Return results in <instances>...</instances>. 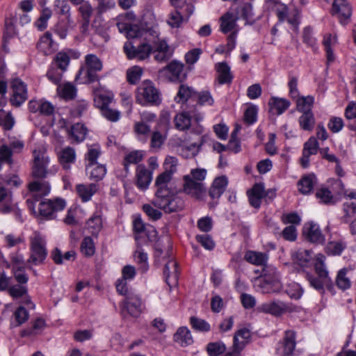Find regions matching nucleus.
I'll list each match as a JSON object with an SVG mask.
<instances>
[{"label":"nucleus","mask_w":356,"mask_h":356,"mask_svg":"<svg viewBox=\"0 0 356 356\" xmlns=\"http://www.w3.org/2000/svg\"><path fill=\"white\" fill-rule=\"evenodd\" d=\"M171 173L164 171L160 174L155 180L157 189L153 204L165 213H172L183 208V202L178 197L169 187L172 179Z\"/></svg>","instance_id":"1"},{"label":"nucleus","mask_w":356,"mask_h":356,"mask_svg":"<svg viewBox=\"0 0 356 356\" xmlns=\"http://www.w3.org/2000/svg\"><path fill=\"white\" fill-rule=\"evenodd\" d=\"M207 172L204 168H193L190 174L184 177L183 190L185 193L196 199H202L206 194V187L203 181Z\"/></svg>","instance_id":"2"},{"label":"nucleus","mask_w":356,"mask_h":356,"mask_svg":"<svg viewBox=\"0 0 356 356\" xmlns=\"http://www.w3.org/2000/svg\"><path fill=\"white\" fill-rule=\"evenodd\" d=\"M26 202L29 209L36 217L45 220L55 218L56 213L63 211L66 207V202L62 198L41 201L38 209H35L33 200L28 199Z\"/></svg>","instance_id":"3"},{"label":"nucleus","mask_w":356,"mask_h":356,"mask_svg":"<svg viewBox=\"0 0 356 356\" xmlns=\"http://www.w3.org/2000/svg\"><path fill=\"white\" fill-rule=\"evenodd\" d=\"M263 273V277L255 281L256 290L262 293L279 292L281 289V284L280 275L275 267L266 264L264 266Z\"/></svg>","instance_id":"4"},{"label":"nucleus","mask_w":356,"mask_h":356,"mask_svg":"<svg viewBox=\"0 0 356 356\" xmlns=\"http://www.w3.org/2000/svg\"><path fill=\"white\" fill-rule=\"evenodd\" d=\"M136 102L143 106L159 105L161 103V95L153 82L149 80L143 81L136 90Z\"/></svg>","instance_id":"5"},{"label":"nucleus","mask_w":356,"mask_h":356,"mask_svg":"<svg viewBox=\"0 0 356 356\" xmlns=\"http://www.w3.org/2000/svg\"><path fill=\"white\" fill-rule=\"evenodd\" d=\"M30 256L28 263L38 266L42 264L47 256V240L44 234L35 231L29 236Z\"/></svg>","instance_id":"6"},{"label":"nucleus","mask_w":356,"mask_h":356,"mask_svg":"<svg viewBox=\"0 0 356 356\" xmlns=\"http://www.w3.org/2000/svg\"><path fill=\"white\" fill-rule=\"evenodd\" d=\"M103 68L102 60L95 54H88L85 57V68L79 70L76 80L79 83H90L97 80V72Z\"/></svg>","instance_id":"7"},{"label":"nucleus","mask_w":356,"mask_h":356,"mask_svg":"<svg viewBox=\"0 0 356 356\" xmlns=\"http://www.w3.org/2000/svg\"><path fill=\"white\" fill-rule=\"evenodd\" d=\"M50 158L44 147L33 151L32 175L37 178H45L49 174Z\"/></svg>","instance_id":"8"},{"label":"nucleus","mask_w":356,"mask_h":356,"mask_svg":"<svg viewBox=\"0 0 356 356\" xmlns=\"http://www.w3.org/2000/svg\"><path fill=\"white\" fill-rule=\"evenodd\" d=\"M258 310L261 312L278 317L285 314L297 312L299 311V308L291 303L275 300L261 304L258 307Z\"/></svg>","instance_id":"9"},{"label":"nucleus","mask_w":356,"mask_h":356,"mask_svg":"<svg viewBox=\"0 0 356 356\" xmlns=\"http://www.w3.org/2000/svg\"><path fill=\"white\" fill-rule=\"evenodd\" d=\"M12 90L10 103L15 107H19L28 99L26 84L19 78H12L10 82Z\"/></svg>","instance_id":"10"},{"label":"nucleus","mask_w":356,"mask_h":356,"mask_svg":"<svg viewBox=\"0 0 356 356\" xmlns=\"http://www.w3.org/2000/svg\"><path fill=\"white\" fill-rule=\"evenodd\" d=\"M143 303L138 295L128 296L120 305V314L124 318L129 316L137 318L142 313Z\"/></svg>","instance_id":"11"},{"label":"nucleus","mask_w":356,"mask_h":356,"mask_svg":"<svg viewBox=\"0 0 356 356\" xmlns=\"http://www.w3.org/2000/svg\"><path fill=\"white\" fill-rule=\"evenodd\" d=\"M135 18L132 13L118 17L117 26L121 33H124L127 38H135L141 35L140 29L136 24H132L131 21Z\"/></svg>","instance_id":"12"},{"label":"nucleus","mask_w":356,"mask_h":356,"mask_svg":"<svg viewBox=\"0 0 356 356\" xmlns=\"http://www.w3.org/2000/svg\"><path fill=\"white\" fill-rule=\"evenodd\" d=\"M124 51L129 59L136 58L138 60H143L148 58L152 53V47L146 42H143L136 47L131 42L124 43Z\"/></svg>","instance_id":"13"},{"label":"nucleus","mask_w":356,"mask_h":356,"mask_svg":"<svg viewBox=\"0 0 356 356\" xmlns=\"http://www.w3.org/2000/svg\"><path fill=\"white\" fill-rule=\"evenodd\" d=\"M296 346V332L292 330H287L284 332L282 341L278 343L276 353L279 356H293Z\"/></svg>","instance_id":"14"},{"label":"nucleus","mask_w":356,"mask_h":356,"mask_svg":"<svg viewBox=\"0 0 356 356\" xmlns=\"http://www.w3.org/2000/svg\"><path fill=\"white\" fill-rule=\"evenodd\" d=\"M184 65L178 61L173 60L159 72V76L170 82L180 81L182 79Z\"/></svg>","instance_id":"15"},{"label":"nucleus","mask_w":356,"mask_h":356,"mask_svg":"<svg viewBox=\"0 0 356 356\" xmlns=\"http://www.w3.org/2000/svg\"><path fill=\"white\" fill-rule=\"evenodd\" d=\"M58 124L60 127L66 129L68 137L72 142L80 143L85 139L87 129L83 124L76 123L69 129L68 122L63 118L59 120Z\"/></svg>","instance_id":"16"},{"label":"nucleus","mask_w":356,"mask_h":356,"mask_svg":"<svg viewBox=\"0 0 356 356\" xmlns=\"http://www.w3.org/2000/svg\"><path fill=\"white\" fill-rule=\"evenodd\" d=\"M153 174L145 165H138L136 170V185L138 189L143 191L147 190L152 181Z\"/></svg>","instance_id":"17"},{"label":"nucleus","mask_w":356,"mask_h":356,"mask_svg":"<svg viewBox=\"0 0 356 356\" xmlns=\"http://www.w3.org/2000/svg\"><path fill=\"white\" fill-rule=\"evenodd\" d=\"M15 208L13 195L10 191L6 188L2 182H0V213H8Z\"/></svg>","instance_id":"18"},{"label":"nucleus","mask_w":356,"mask_h":356,"mask_svg":"<svg viewBox=\"0 0 356 356\" xmlns=\"http://www.w3.org/2000/svg\"><path fill=\"white\" fill-rule=\"evenodd\" d=\"M319 145L315 137H310L308 140L305 143L302 156L300 159L301 165L306 168L309 165L311 155L316 154L318 152Z\"/></svg>","instance_id":"19"},{"label":"nucleus","mask_w":356,"mask_h":356,"mask_svg":"<svg viewBox=\"0 0 356 356\" xmlns=\"http://www.w3.org/2000/svg\"><path fill=\"white\" fill-rule=\"evenodd\" d=\"M303 234L306 238L312 243H323L325 240L319 226L312 222L304 225Z\"/></svg>","instance_id":"20"},{"label":"nucleus","mask_w":356,"mask_h":356,"mask_svg":"<svg viewBox=\"0 0 356 356\" xmlns=\"http://www.w3.org/2000/svg\"><path fill=\"white\" fill-rule=\"evenodd\" d=\"M154 59L159 62L168 60L172 55V51L165 40H158L154 42Z\"/></svg>","instance_id":"21"},{"label":"nucleus","mask_w":356,"mask_h":356,"mask_svg":"<svg viewBox=\"0 0 356 356\" xmlns=\"http://www.w3.org/2000/svg\"><path fill=\"white\" fill-rule=\"evenodd\" d=\"M98 189V184L94 183L79 184L75 188L76 195L82 202H88L91 200L92 197L97 192Z\"/></svg>","instance_id":"22"},{"label":"nucleus","mask_w":356,"mask_h":356,"mask_svg":"<svg viewBox=\"0 0 356 356\" xmlns=\"http://www.w3.org/2000/svg\"><path fill=\"white\" fill-rule=\"evenodd\" d=\"M58 159L62 167L69 170L71 169L72 164L74 163L76 159L75 149L71 147H65L58 153Z\"/></svg>","instance_id":"23"},{"label":"nucleus","mask_w":356,"mask_h":356,"mask_svg":"<svg viewBox=\"0 0 356 356\" xmlns=\"http://www.w3.org/2000/svg\"><path fill=\"white\" fill-rule=\"evenodd\" d=\"M250 337L251 334L249 330L246 328L238 330L234 334V343L232 349L241 353L242 350L249 343Z\"/></svg>","instance_id":"24"},{"label":"nucleus","mask_w":356,"mask_h":356,"mask_svg":"<svg viewBox=\"0 0 356 356\" xmlns=\"http://www.w3.org/2000/svg\"><path fill=\"white\" fill-rule=\"evenodd\" d=\"M228 184L227 177L222 175L216 177L209 189V195L212 199H218L225 191Z\"/></svg>","instance_id":"25"},{"label":"nucleus","mask_w":356,"mask_h":356,"mask_svg":"<svg viewBox=\"0 0 356 356\" xmlns=\"http://www.w3.org/2000/svg\"><path fill=\"white\" fill-rule=\"evenodd\" d=\"M250 204L254 208H259L261 200L265 195L264 186L262 184H256L248 191Z\"/></svg>","instance_id":"26"},{"label":"nucleus","mask_w":356,"mask_h":356,"mask_svg":"<svg viewBox=\"0 0 356 356\" xmlns=\"http://www.w3.org/2000/svg\"><path fill=\"white\" fill-rule=\"evenodd\" d=\"M29 188L35 201L50 192V186L46 181H35L29 184Z\"/></svg>","instance_id":"27"},{"label":"nucleus","mask_w":356,"mask_h":356,"mask_svg":"<svg viewBox=\"0 0 356 356\" xmlns=\"http://www.w3.org/2000/svg\"><path fill=\"white\" fill-rule=\"evenodd\" d=\"M113 97L114 95L111 91L97 90L94 97L95 105L102 111L108 106Z\"/></svg>","instance_id":"28"},{"label":"nucleus","mask_w":356,"mask_h":356,"mask_svg":"<svg viewBox=\"0 0 356 356\" xmlns=\"http://www.w3.org/2000/svg\"><path fill=\"white\" fill-rule=\"evenodd\" d=\"M165 282L171 288L176 286L178 281L177 264L175 261L168 262L164 268Z\"/></svg>","instance_id":"29"},{"label":"nucleus","mask_w":356,"mask_h":356,"mask_svg":"<svg viewBox=\"0 0 356 356\" xmlns=\"http://www.w3.org/2000/svg\"><path fill=\"white\" fill-rule=\"evenodd\" d=\"M203 143V136H200L197 141L190 145H180L179 152L184 158H191L195 156L200 151V148Z\"/></svg>","instance_id":"30"},{"label":"nucleus","mask_w":356,"mask_h":356,"mask_svg":"<svg viewBox=\"0 0 356 356\" xmlns=\"http://www.w3.org/2000/svg\"><path fill=\"white\" fill-rule=\"evenodd\" d=\"M37 48L44 55H50L55 51V44L50 33L47 32L40 37L37 44Z\"/></svg>","instance_id":"31"},{"label":"nucleus","mask_w":356,"mask_h":356,"mask_svg":"<svg viewBox=\"0 0 356 356\" xmlns=\"http://www.w3.org/2000/svg\"><path fill=\"white\" fill-rule=\"evenodd\" d=\"M270 112L275 115L282 114L290 106V102L286 99L271 97L268 102Z\"/></svg>","instance_id":"32"},{"label":"nucleus","mask_w":356,"mask_h":356,"mask_svg":"<svg viewBox=\"0 0 356 356\" xmlns=\"http://www.w3.org/2000/svg\"><path fill=\"white\" fill-rule=\"evenodd\" d=\"M325 255L322 254H317L315 256V264H314V268L315 271L318 276L323 279L324 281L327 282H331L332 280L329 276V272L326 268V266L325 264Z\"/></svg>","instance_id":"33"},{"label":"nucleus","mask_w":356,"mask_h":356,"mask_svg":"<svg viewBox=\"0 0 356 356\" xmlns=\"http://www.w3.org/2000/svg\"><path fill=\"white\" fill-rule=\"evenodd\" d=\"M190 17L186 13L181 14L179 10H174L169 13L167 24L172 29H179L185 22H187Z\"/></svg>","instance_id":"34"},{"label":"nucleus","mask_w":356,"mask_h":356,"mask_svg":"<svg viewBox=\"0 0 356 356\" xmlns=\"http://www.w3.org/2000/svg\"><path fill=\"white\" fill-rule=\"evenodd\" d=\"M238 17L232 13H227L220 17V31L224 33H227L232 31H235L236 22Z\"/></svg>","instance_id":"35"},{"label":"nucleus","mask_w":356,"mask_h":356,"mask_svg":"<svg viewBox=\"0 0 356 356\" xmlns=\"http://www.w3.org/2000/svg\"><path fill=\"white\" fill-rule=\"evenodd\" d=\"M174 341L181 346H188L193 343L192 334L187 327H181L175 333Z\"/></svg>","instance_id":"36"},{"label":"nucleus","mask_w":356,"mask_h":356,"mask_svg":"<svg viewBox=\"0 0 356 356\" xmlns=\"http://www.w3.org/2000/svg\"><path fill=\"white\" fill-rule=\"evenodd\" d=\"M218 72V81L220 84L231 83L233 76L231 74L230 67L224 62L218 63L216 65Z\"/></svg>","instance_id":"37"},{"label":"nucleus","mask_w":356,"mask_h":356,"mask_svg":"<svg viewBox=\"0 0 356 356\" xmlns=\"http://www.w3.org/2000/svg\"><path fill=\"white\" fill-rule=\"evenodd\" d=\"M103 227V220L100 212L94 213L86 222L87 229L93 235H97Z\"/></svg>","instance_id":"38"},{"label":"nucleus","mask_w":356,"mask_h":356,"mask_svg":"<svg viewBox=\"0 0 356 356\" xmlns=\"http://www.w3.org/2000/svg\"><path fill=\"white\" fill-rule=\"evenodd\" d=\"M86 172L90 179L99 181L104 177L106 170L103 165L97 163H91V164H87Z\"/></svg>","instance_id":"39"},{"label":"nucleus","mask_w":356,"mask_h":356,"mask_svg":"<svg viewBox=\"0 0 356 356\" xmlns=\"http://www.w3.org/2000/svg\"><path fill=\"white\" fill-rule=\"evenodd\" d=\"M245 259L252 264L264 266L267 264L268 256L266 253L250 250L245 253Z\"/></svg>","instance_id":"40"},{"label":"nucleus","mask_w":356,"mask_h":356,"mask_svg":"<svg viewBox=\"0 0 356 356\" xmlns=\"http://www.w3.org/2000/svg\"><path fill=\"white\" fill-rule=\"evenodd\" d=\"M57 94L65 100L72 99L76 96V88L72 83L66 82L58 86Z\"/></svg>","instance_id":"41"},{"label":"nucleus","mask_w":356,"mask_h":356,"mask_svg":"<svg viewBox=\"0 0 356 356\" xmlns=\"http://www.w3.org/2000/svg\"><path fill=\"white\" fill-rule=\"evenodd\" d=\"M54 11L60 15H65L68 25L73 24L70 16V6L66 0H55L54 1Z\"/></svg>","instance_id":"42"},{"label":"nucleus","mask_w":356,"mask_h":356,"mask_svg":"<svg viewBox=\"0 0 356 356\" xmlns=\"http://www.w3.org/2000/svg\"><path fill=\"white\" fill-rule=\"evenodd\" d=\"M316 183V178L314 174L304 176L298 181L299 191L302 194L309 193Z\"/></svg>","instance_id":"43"},{"label":"nucleus","mask_w":356,"mask_h":356,"mask_svg":"<svg viewBox=\"0 0 356 356\" xmlns=\"http://www.w3.org/2000/svg\"><path fill=\"white\" fill-rule=\"evenodd\" d=\"M337 43V38L336 35L328 33L324 36L323 44L325 47L327 54V59L329 63L333 62L334 60V56L332 48L335 46Z\"/></svg>","instance_id":"44"},{"label":"nucleus","mask_w":356,"mask_h":356,"mask_svg":"<svg viewBox=\"0 0 356 356\" xmlns=\"http://www.w3.org/2000/svg\"><path fill=\"white\" fill-rule=\"evenodd\" d=\"M292 258L298 265L307 267L311 261L312 254L309 250L300 249L292 253Z\"/></svg>","instance_id":"45"},{"label":"nucleus","mask_w":356,"mask_h":356,"mask_svg":"<svg viewBox=\"0 0 356 356\" xmlns=\"http://www.w3.org/2000/svg\"><path fill=\"white\" fill-rule=\"evenodd\" d=\"M79 11L81 15L84 23L82 25L83 32L86 31L90 22V17L93 13V8L88 1H83V3L79 4Z\"/></svg>","instance_id":"46"},{"label":"nucleus","mask_w":356,"mask_h":356,"mask_svg":"<svg viewBox=\"0 0 356 356\" xmlns=\"http://www.w3.org/2000/svg\"><path fill=\"white\" fill-rule=\"evenodd\" d=\"M296 99V106L298 111L302 113L312 112V108L314 103L313 96H302L298 97Z\"/></svg>","instance_id":"47"},{"label":"nucleus","mask_w":356,"mask_h":356,"mask_svg":"<svg viewBox=\"0 0 356 356\" xmlns=\"http://www.w3.org/2000/svg\"><path fill=\"white\" fill-rule=\"evenodd\" d=\"M348 269L343 268L339 270L336 277V284L339 289L344 291L349 289L351 286V282L347 276Z\"/></svg>","instance_id":"48"},{"label":"nucleus","mask_w":356,"mask_h":356,"mask_svg":"<svg viewBox=\"0 0 356 356\" xmlns=\"http://www.w3.org/2000/svg\"><path fill=\"white\" fill-rule=\"evenodd\" d=\"M175 126L179 131L188 129L191 125V117L187 113H180L174 118Z\"/></svg>","instance_id":"49"},{"label":"nucleus","mask_w":356,"mask_h":356,"mask_svg":"<svg viewBox=\"0 0 356 356\" xmlns=\"http://www.w3.org/2000/svg\"><path fill=\"white\" fill-rule=\"evenodd\" d=\"M194 94L195 90H193V88L187 85L181 84L179 86L177 95L175 97V100L178 103H185Z\"/></svg>","instance_id":"50"},{"label":"nucleus","mask_w":356,"mask_h":356,"mask_svg":"<svg viewBox=\"0 0 356 356\" xmlns=\"http://www.w3.org/2000/svg\"><path fill=\"white\" fill-rule=\"evenodd\" d=\"M299 124L301 129L305 131H312L315 124V119L312 112L302 113L299 118Z\"/></svg>","instance_id":"51"},{"label":"nucleus","mask_w":356,"mask_h":356,"mask_svg":"<svg viewBox=\"0 0 356 356\" xmlns=\"http://www.w3.org/2000/svg\"><path fill=\"white\" fill-rule=\"evenodd\" d=\"M236 16L242 17L247 22L252 23L254 21V13L251 3H245L241 6L236 11Z\"/></svg>","instance_id":"52"},{"label":"nucleus","mask_w":356,"mask_h":356,"mask_svg":"<svg viewBox=\"0 0 356 356\" xmlns=\"http://www.w3.org/2000/svg\"><path fill=\"white\" fill-rule=\"evenodd\" d=\"M225 344L221 341L210 342L207 346V352L209 356H218L226 351Z\"/></svg>","instance_id":"53"},{"label":"nucleus","mask_w":356,"mask_h":356,"mask_svg":"<svg viewBox=\"0 0 356 356\" xmlns=\"http://www.w3.org/2000/svg\"><path fill=\"white\" fill-rule=\"evenodd\" d=\"M143 152L140 150L132 151L126 154L124 159V165L126 171H128V165L136 164L142 161L143 158Z\"/></svg>","instance_id":"54"},{"label":"nucleus","mask_w":356,"mask_h":356,"mask_svg":"<svg viewBox=\"0 0 356 356\" xmlns=\"http://www.w3.org/2000/svg\"><path fill=\"white\" fill-rule=\"evenodd\" d=\"M81 252L86 257H91L95 252V243L90 236L85 237L81 244Z\"/></svg>","instance_id":"55"},{"label":"nucleus","mask_w":356,"mask_h":356,"mask_svg":"<svg viewBox=\"0 0 356 356\" xmlns=\"http://www.w3.org/2000/svg\"><path fill=\"white\" fill-rule=\"evenodd\" d=\"M266 4L268 8L272 10L276 8L280 19L286 17L287 9L284 5L280 3L279 0H266Z\"/></svg>","instance_id":"56"},{"label":"nucleus","mask_w":356,"mask_h":356,"mask_svg":"<svg viewBox=\"0 0 356 356\" xmlns=\"http://www.w3.org/2000/svg\"><path fill=\"white\" fill-rule=\"evenodd\" d=\"M15 124V119L10 112L0 109V125L5 129H11Z\"/></svg>","instance_id":"57"},{"label":"nucleus","mask_w":356,"mask_h":356,"mask_svg":"<svg viewBox=\"0 0 356 356\" xmlns=\"http://www.w3.org/2000/svg\"><path fill=\"white\" fill-rule=\"evenodd\" d=\"M306 278L309 282L310 286H312L316 290L320 291L321 293H323L324 291V285H330L332 284L331 282L324 281L319 277H315L309 274L306 275Z\"/></svg>","instance_id":"58"},{"label":"nucleus","mask_w":356,"mask_h":356,"mask_svg":"<svg viewBox=\"0 0 356 356\" xmlns=\"http://www.w3.org/2000/svg\"><path fill=\"white\" fill-rule=\"evenodd\" d=\"M54 60L60 70L65 71L70 63V56L65 51H60L56 55Z\"/></svg>","instance_id":"59"},{"label":"nucleus","mask_w":356,"mask_h":356,"mask_svg":"<svg viewBox=\"0 0 356 356\" xmlns=\"http://www.w3.org/2000/svg\"><path fill=\"white\" fill-rule=\"evenodd\" d=\"M143 69L139 66H134L127 71V78L129 83L136 84L141 78Z\"/></svg>","instance_id":"60"},{"label":"nucleus","mask_w":356,"mask_h":356,"mask_svg":"<svg viewBox=\"0 0 356 356\" xmlns=\"http://www.w3.org/2000/svg\"><path fill=\"white\" fill-rule=\"evenodd\" d=\"M316 196L321 203L323 204H334V197L330 191L327 188L322 187L318 189L316 193Z\"/></svg>","instance_id":"61"},{"label":"nucleus","mask_w":356,"mask_h":356,"mask_svg":"<svg viewBox=\"0 0 356 356\" xmlns=\"http://www.w3.org/2000/svg\"><path fill=\"white\" fill-rule=\"evenodd\" d=\"M51 15L52 12L49 8H45L42 10L38 20L35 22V26L40 31H42L47 28V22L51 18Z\"/></svg>","instance_id":"62"},{"label":"nucleus","mask_w":356,"mask_h":356,"mask_svg":"<svg viewBox=\"0 0 356 356\" xmlns=\"http://www.w3.org/2000/svg\"><path fill=\"white\" fill-rule=\"evenodd\" d=\"M15 321L13 323L14 326H19L25 323L29 318V313L23 307H19L14 312Z\"/></svg>","instance_id":"63"},{"label":"nucleus","mask_w":356,"mask_h":356,"mask_svg":"<svg viewBox=\"0 0 356 356\" xmlns=\"http://www.w3.org/2000/svg\"><path fill=\"white\" fill-rule=\"evenodd\" d=\"M24 239L21 235L13 234H6L3 239L4 245L8 248H11L24 243Z\"/></svg>","instance_id":"64"}]
</instances>
